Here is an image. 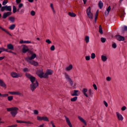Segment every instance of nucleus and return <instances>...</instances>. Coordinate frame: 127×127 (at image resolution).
<instances>
[{
	"label": "nucleus",
	"instance_id": "nucleus-25",
	"mask_svg": "<svg viewBox=\"0 0 127 127\" xmlns=\"http://www.w3.org/2000/svg\"><path fill=\"white\" fill-rule=\"evenodd\" d=\"M78 118L83 123L86 125H87V123L86 121L82 117L79 116Z\"/></svg>",
	"mask_w": 127,
	"mask_h": 127
},
{
	"label": "nucleus",
	"instance_id": "nucleus-10",
	"mask_svg": "<svg viewBox=\"0 0 127 127\" xmlns=\"http://www.w3.org/2000/svg\"><path fill=\"white\" fill-rule=\"evenodd\" d=\"M8 93L12 95H17L21 96L22 95V94L19 91L15 92H8Z\"/></svg>",
	"mask_w": 127,
	"mask_h": 127
},
{
	"label": "nucleus",
	"instance_id": "nucleus-35",
	"mask_svg": "<svg viewBox=\"0 0 127 127\" xmlns=\"http://www.w3.org/2000/svg\"><path fill=\"white\" fill-rule=\"evenodd\" d=\"M8 94H1L0 93V97H6L8 96Z\"/></svg>",
	"mask_w": 127,
	"mask_h": 127
},
{
	"label": "nucleus",
	"instance_id": "nucleus-18",
	"mask_svg": "<svg viewBox=\"0 0 127 127\" xmlns=\"http://www.w3.org/2000/svg\"><path fill=\"white\" fill-rule=\"evenodd\" d=\"M7 48L8 49L13 50L14 47L13 45L11 44H9L7 45Z\"/></svg>",
	"mask_w": 127,
	"mask_h": 127
},
{
	"label": "nucleus",
	"instance_id": "nucleus-5",
	"mask_svg": "<svg viewBox=\"0 0 127 127\" xmlns=\"http://www.w3.org/2000/svg\"><path fill=\"white\" fill-rule=\"evenodd\" d=\"M53 73V71L50 69L47 70L46 73L44 75V78H47L48 77V75H51Z\"/></svg>",
	"mask_w": 127,
	"mask_h": 127
},
{
	"label": "nucleus",
	"instance_id": "nucleus-23",
	"mask_svg": "<svg viewBox=\"0 0 127 127\" xmlns=\"http://www.w3.org/2000/svg\"><path fill=\"white\" fill-rule=\"evenodd\" d=\"M78 92V90H74V93H71V95L72 96H78L79 95L77 94V93Z\"/></svg>",
	"mask_w": 127,
	"mask_h": 127
},
{
	"label": "nucleus",
	"instance_id": "nucleus-2",
	"mask_svg": "<svg viewBox=\"0 0 127 127\" xmlns=\"http://www.w3.org/2000/svg\"><path fill=\"white\" fill-rule=\"evenodd\" d=\"M25 75L28 78L30 79L32 83L36 82V81H37L35 80V78L34 77L30 74L26 73L25 74Z\"/></svg>",
	"mask_w": 127,
	"mask_h": 127
},
{
	"label": "nucleus",
	"instance_id": "nucleus-45",
	"mask_svg": "<svg viewBox=\"0 0 127 127\" xmlns=\"http://www.w3.org/2000/svg\"><path fill=\"white\" fill-rule=\"evenodd\" d=\"M31 14L32 16H34L35 15V12L33 10H32L31 12Z\"/></svg>",
	"mask_w": 127,
	"mask_h": 127
},
{
	"label": "nucleus",
	"instance_id": "nucleus-14",
	"mask_svg": "<svg viewBox=\"0 0 127 127\" xmlns=\"http://www.w3.org/2000/svg\"><path fill=\"white\" fill-rule=\"evenodd\" d=\"M11 13L10 12L4 13L3 14V18L4 19H5L8 16L11 15Z\"/></svg>",
	"mask_w": 127,
	"mask_h": 127
},
{
	"label": "nucleus",
	"instance_id": "nucleus-33",
	"mask_svg": "<svg viewBox=\"0 0 127 127\" xmlns=\"http://www.w3.org/2000/svg\"><path fill=\"white\" fill-rule=\"evenodd\" d=\"M99 32L101 34H103V31L102 29L101 26L100 25L99 27Z\"/></svg>",
	"mask_w": 127,
	"mask_h": 127
},
{
	"label": "nucleus",
	"instance_id": "nucleus-32",
	"mask_svg": "<svg viewBox=\"0 0 127 127\" xmlns=\"http://www.w3.org/2000/svg\"><path fill=\"white\" fill-rule=\"evenodd\" d=\"M85 40L86 43H88L89 41V37L88 36H86L85 38Z\"/></svg>",
	"mask_w": 127,
	"mask_h": 127
},
{
	"label": "nucleus",
	"instance_id": "nucleus-27",
	"mask_svg": "<svg viewBox=\"0 0 127 127\" xmlns=\"http://www.w3.org/2000/svg\"><path fill=\"white\" fill-rule=\"evenodd\" d=\"M6 10L7 11H9L10 12L11 11V6H7L5 5Z\"/></svg>",
	"mask_w": 127,
	"mask_h": 127
},
{
	"label": "nucleus",
	"instance_id": "nucleus-30",
	"mask_svg": "<svg viewBox=\"0 0 127 127\" xmlns=\"http://www.w3.org/2000/svg\"><path fill=\"white\" fill-rule=\"evenodd\" d=\"M16 25L14 24H13L11 25L9 28L11 30H13L15 28Z\"/></svg>",
	"mask_w": 127,
	"mask_h": 127
},
{
	"label": "nucleus",
	"instance_id": "nucleus-62",
	"mask_svg": "<svg viewBox=\"0 0 127 127\" xmlns=\"http://www.w3.org/2000/svg\"><path fill=\"white\" fill-rule=\"evenodd\" d=\"M50 6L51 8H52V9H53V8H54L53 6V4L52 3H51L50 4Z\"/></svg>",
	"mask_w": 127,
	"mask_h": 127
},
{
	"label": "nucleus",
	"instance_id": "nucleus-34",
	"mask_svg": "<svg viewBox=\"0 0 127 127\" xmlns=\"http://www.w3.org/2000/svg\"><path fill=\"white\" fill-rule=\"evenodd\" d=\"M13 98V97L12 96H8L7 97V99L9 101H12Z\"/></svg>",
	"mask_w": 127,
	"mask_h": 127
},
{
	"label": "nucleus",
	"instance_id": "nucleus-28",
	"mask_svg": "<svg viewBox=\"0 0 127 127\" xmlns=\"http://www.w3.org/2000/svg\"><path fill=\"white\" fill-rule=\"evenodd\" d=\"M0 29H1L2 30L5 32L6 33H7V34H9V35L10 36H12V35L11 34H10L9 32L8 31H7L5 29L2 28L0 26Z\"/></svg>",
	"mask_w": 127,
	"mask_h": 127
},
{
	"label": "nucleus",
	"instance_id": "nucleus-3",
	"mask_svg": "<svg viewBox=\"0 0 127 127\" xmlns=\"http://www.w3.org/2000/svg\"><path fill=\"white\" fill-rule=\"evenodd\" d=\"M35 82V83H32L30 85L31 89L32 92L38 86V83L37 81H36Z\"/></svg>",
	"mask_w": 127,
	"mask_h": 127
},
{
	"label": "nucleus",
	"instance_id": "nucleus-49",
	"mask_svg": "<svg viewBox=\"0 0 127 127\" xmlns=\"http://www.w3.org/2000/svg\"><path fill=\"white\" fill-rule=\"evenodd\" d=\"M46 42L49 44H50L51 43V41L49 39H47L46 40Z\"/></svg>",
	"mask_w": 127,
	"mask_h": 127
},
{
	"label": "nucleus",
	"instance_id": "nucleus-26",
	"mask_svg": "<svg viewBox=\"0 0 127 127\" xmlns=\"http://www.w3.org/2000/svg\"><path fill=\"white\" fill-rule=\"evenodd\" d=\"M8 19L12 23L14 22L15 21V18L12 16H10L8 17Z\"/></svg>",
	"mask_w": 127,
	"mask_h": 127
},
{
	"label": "nucleus",
	"instance_id": "nucleus-39",
	"mask_svg": "<svg viewBox=\"0 0 127 127\" xmlns=\"http://www.w3.org/2000/svg\"><path fill=\"white\" fill-rule=\"evenodd\" d=\"M0 10L2 12H3L4 10H6L5 6L1 7V8Z\"/></svg>",
	"mask_w": 127,
	"mask_h": 127
},
{
	"label": "nucleus",
	"instance_id": "nucleus-40",
	"mask_svg": "<svg viewBox=\"0 0 127 127\" xmlns=\"http://www.w3.org/2000/svg\"><path fill=\"white\" fill-rule=\"evenodd\" d=\"M95 57V54L94 53H93L91 55V58L92 59H94Z\"/></svg>",
	"mask_w": 127,
	"mask_h": 127
},
{
	"label": "nucleus",
	"instance_id": "nucleus-6",
	"mask_svg": "<svg viewBox=\"0 0 127 127\" xmlns=\"http://www.w3.org/2000/svg\"><path fill=\"white\" fill-rule=\"evenodd\" d=\"M87 13L88 16L89 18L92 19L93 17V15L91 12V7L90 6L89 7L87 10Z\"/></svg>",
	"mask_w": 127,
	"mask_h": 127
},
{
	"label": "nucleus",
	"instance_id": "nucleus-11",
	"mask_svg": "<svg viewBox=\"0 0 127 127\" xmlns=\"http://www.w3.org/2000/svg\"><path fill=\"white\" fill-rule=\"evenodd\" d=\"M36 57V54H33L30 57H28L26 58V61L31 60L34 59Z\"/></svg>",
	"mask_w": 127,
	"mask_h": 127
},
{
	"label": "nucleus",
	"instance_id": "nucleus-54",
	"mask_svg": "<svg viewBox=\"0 0 127 127\" xmlns=\"http://www.w3.org/2000/svg\"><path fill=\"white\" fill-rule=\"evenodd\" d=\"M103 103L104 105L106 106V107H107L108 106V104L105 101H104Z\"/></svg>",
	"mask_w": 127,
	"mask_h": 127
},
{
	"label": "nucleus",
	"instance_id": "nucleus-47",
	"mask_svg": "<svg viewBox=\"0 0 127 127\" xmlns=\"http://www.w3.org/2000/svg\"><path fill=\"white\" fill-rule=\"evenodd\" d=\"M85 59L86 60H89L90 59V56H86L85 57Z\"/></svg>",
	"mask_w": 127,
	"mask_h": 127
},
{
	"label": "nucleus",
	"instance_id": "nucleus-16",
	"mask_svg": "<svg viewBox=\"0 0 127 127\" xmlns=\"http://www.w3.org/2000/svg\"><path fill=\"white\" fill-rule=\"evenodd\" d=\"M116 38L119 41H124L125 40V38L123 36L120 35L117 36Z\"/></svg>",
	"mask_w": 127,
	"mask_h": 127
},
{
	"label": "nucleus",
	"instance_id": "nucleus-17",
	"mask_svg": "<svg viewBox=\"0 0 127 127\" xmlns=\"http://www.w3.org/2000/svg\"><path fill=\"white\" fill-rule=\"evenodd\" d=\"M65 117L66 122L67 124H68V125L70 127H72V125H71V123L69 119L65 116Z\"/></svg>",
	"mask_w": 127,
	"mask_h": 127
},
{
	"label": "nucleus",
	"instance_id": "nucleus-12",
	"mask_svg": "<svg viewBox=\"0 0 127 127\" xmlns=\"http://www.w3.org/2000/svg\"><path fill=\"white\" fill-rule=\"evenodd\" d=\"M116 114L118 119L119 120H121V121H123L124 118L122 115L120 114L118 112H116Z\"/></svg>",
	"mask_w": 127,
	"mask_h": 127
},
{
	"label": "nucleus",
	"instance_id": "nucleus-58",
	"mask_svg": "<svg viewBox=\"0 0 127 127\" xmlns=\"http://www.w3.org/2000/svg\"><path fill=\"white\" fill-rule=\"evenodd\" d=\"M16 122L18 123H23V121L21 120H17Z\"/></svg>",
	"mask_w": 127,
	"mask_h": 127
},
{
	"label": "nucleus",
	"instance_id": "nucleus-41",
	"mask_svg": "<svg viewBox=\"0 0 127 127\" xmlns=\"http://www.w3.org/2000/svg\"><path fill=\"white\" fill-rule=\"evenodd\" d=\"M101 41L102 43L105 42L106 41V39L105 38L102 37L101 38Z\"/></svg>",
	"mask_w": 127,
	"mask_h": 127
},
{
	"label": "nucleus",
	"instance_id": "nucleus-59",
	"mask_svg": "<svg viewBox=\"0 0 127 127\" xmlns=\"http://www.w3.org/2000/svg\"><path fill=\"white\" fill-rule=\"evenodd\" d=\"M23 71L25 72L27 71H28V69L27 68H26L23 69Z\"/></svg>",
	"mask_w": 127,
	"mask_h": 127
},
{
	"label": "nucleus",
	"instance_id": "nucleus-44",
	"mask_svg": "<svg viewBox=\"0 0 127 127\" xmlns=\"http://www.w3.org/2000/svg\"><path fill=\"white\" fill-rule=\"evenodd\" d=\"M7 0H4L2 2V5H5L7 3Z\"/></svg>",
	"mask_w": 127,
	"mask_h": 127
},
{
	"label": "nucleus",
	"instance_id": "nucleus-51",
	"mask_svg": "<svg viewBox=\"0 0 127 127\" xmlns=\"http://www.w3.org/2000/svg\"><path fill=\"white\" fill-rule=\"evenodd\" d=\"M1 50H2V52L3 51H5L7 52V49H5L4 48H1Z\"/></svg>",
	"mask_w": 127,
	"mask_h": 127
},
{
	"label": "nucleus",
	"instance_id": "nucleus-29",
	"mask_svg": "<svg viewBox=\"0 0 127 127\" xmlns=\"http://www.w3.org/2000/svg\"><path fill=\"white\" fill-rule=\"evenodd\" d=\"M103 3L101 1H99L98 3V6L100 9H101L103 6Z\"/></svg>",
	"mask_w": 127,
	"mask_h": 127
},
{
	"label": "nucleus",
	"instance_id": "nucleus-31",
	"mask_svg": "<svg viewBox=\"0 0 127 127\" xmlns=\"http://www.w3.org/2000/svg\"><path fill=\"white\" fill-rule=\"evenodd\" d=\"M68 14L71 17H75L76 15V14L73 12H69L68 13Z\"/></svg>",
	"mask_w": 127,
	"mask_h": 127
},
{
	"label": "nucleus",
	"instance_id": "nucleus-21",
	"mask_svg": "<svg viewBox=\"0 0 127 127\" xmlns=\"http://www.w3.org/2000/svg\"><path fill=\"white\" fill-rule=\"evenodd\" d=\"M0 86L4 88H6V85L5 83L3 82V81L1 80H0Z\"/></svg>",
	"mask_w": 127,
	"mask_h": 127
},
{
	"label": "nucleus",
	"instance_id": "nucleus-36",
	"mask_svg": "<svg viewBox=\"0 0 127 127\" xmlns=\"http://www.w3.org/2000/svg\"><path fill=\"white\" fill-rule=\"evenodd\" d=\"M77 99V97L75 96L71 99V101L72 102H74L76 101Z\"/></svg>",
	"mask_w": 127,
	"mask_h": 127
},
{
	"label": "nucleus",
	"instance_id": "nucleus-8",
	"mask_svg": "<svg viewBox=\"0 0 127 127\" xmlns=\"http://www.w3.org/2000/svg\"><path fill=\"white\" fill-rule=\"evenodd\" d=\"M11 76L13 78H17L19 77H21L22 75L21 74H17L14 72H12L10 73Z\"/></svg>",
	"mask_w": 127,
	"mask_h": 127
},
{
	"label": "nucleus",
	"instance_id": "nucleus-48",
	"mask_svg": "<svg viewBox=\"0 0 127 127\" xmlns=\"http://www.w3.org/2000/svg\"><path fill=\"white\" fill-rule=\"evenodd\" d=\"M111 80V78L110 77H107L106 78V80L108 81H110Z\"/></svg>",
	"mask_w": 127,
	"mask_h": 127
},
{
	"label": "nucleus",
	"instance_id": "nucleus-37",
	"mask_svg": "<svg viewBox=\"0 0 127 127\" xmlns=\"http://www.w3.org/2000/svg\"><path fill=\"white\" fill-rule=\"evenodd\" d=\"M122 30L123 31H127V26H124L122 28Z\"/></svg>",
	"mask_w": 127,
	"mask_h": 127
},
{
	"label": "nucleus",
	"instance_id": "nucleus-22",
	"mask_svg": "<svg viewBox=\"0 0 127 127\" xmlns=\"http://www.w3.org/2000/svg\"><path fill=\"white\" fill-rule=\"evenodd\" d=\"M73 67V66L71 64H70L65 69L66 71H69L71 70Z\"/></svg>",
	"mask_w": 127,
	"mask_h": 127
},
{
	"label": "nucleus",
	"instance_id": "nucleus-50",
	"mask_svg": "<svg viewBox=\"0 0 127 127\" xmlns=\"http://www.w3.org/2000/svg\"><path fill=\"white\" fill-rule=\"evenodd\" d=\"M50 49L52 51H54L55 49V47L54 45L51 46L50 48Z\"/></svg>",
	"mask_w": 127,
	"mask_h": 127
},
{
	"label": "nucleus",
	"instance_id": "nucleus-15",
	"mask_svg": "<svg viewBox=\"0 0 127 127\" xmlns=\"http://www.w3.org/2000/svg\"><path fill=\"white\" fill-rule=\"evenodd\" d=\"M29 50V49L27 46L24 45L22 48V51L23 53H25Z\"/></svg>",
	"mask_w": 127,
	"mask_h": 127
},
{
	"label": "nucleus",
	"instance_id": "nucleus-55",
	"mask_svg": "<svg viewBox=\"0 0 127 127\" xmlns=\"http://www.w3.org/2000/svg\"><path fill=\"white\" fill-rule=\"evenodd\" d=\"M93 86L95 90H97V88L96 85L95 84H94L93 85Z\"/></svg>",
	"mask_w": 127,
	"mask_h": 127
},
{
	"label": "nucleus",
	"instance_id": "nucleus-63",
	"mask_svg": "<svg viewBox=\"0 0 127 127\" xmlns=\"http://www.w3.org/2000/svg\"><path fill=\"white\" fill-rule=\"evenodd\" d=\"M27 124H33V123L29 121H27Z\"/></svg>",
	"mask_w": 127,
	"mask_h": 127
},
{
	"label": "nucleus",
	"instance_id": "nucleus-7",
	"mask_svg": "<svg viewBox=\"0 0 127 127\" xmlns=\"http://www.w3.org/2000/svg\"><path fill=\"white\" fill-rule=\"evenodd\" d=\"M65 77L67 80L69 82L71 85L72 86L73 85V82L71 80V78H70L69 76L66 73H65L64 74Z\"/></svg>",
	"mask_w": 127,
	"mask_h": 127
},
{
	"label": "nucleus",
	"instance_id": "nucleus-19",
	"mask_svg": "<svg viewBox=\"0 0 127 127\" xmlns=\"http://www.w3.org/2000/svg\"><path fill=\"white\" fill-rule=\"evenodd\" d=\"M111 9V8L110 6H109L107 8L106 10L105 11V14L106 16H107L108 15L109 12Z\"/></svg>",
	"mask_w": 127,
	"mask_h": 127
},
{
	"label": "nucleus",
	"instance_id": "nucleus-20",
	"mask_svg": "<svg viewBox=\"0 0 127 127\" xmlns=\"http://www.w3.org/2000/svg\"><path fill=\"white\" fill-rule=\"evenodd\" d=\"M87 91V88H84L83 89L82 92L84 95L87 97H88V95L86 92Z\"/></svg>",
	"mask_w": 127,
	"mask_h": 127
},
{
	"label": "nucleus",
	"instance_id": "nucleus-4",
	"mask_svg": "<svg viewBox=\"0 0 127 127\" xmlns=\"http://www.w3.org/2000/svg\"><path fill=\"white\" fill-rule=\"evenodd\" d=\"M37 120L39 121L43 120L46 122H49V120L48 117L45 116L41 117L39 116H37L36 117Z\"/></svg>",
	"mask_w": 127,
	"mask_h": 127
},
{
	"label": "nucleus",
	"instance_id": "nucleus-61",
	"mask_svg": "<svg viewBox=\"0 0 127 127\" xmlns=\"http://www.w3.org/2000/svg\"><path fill=\"white\" fill-rule=\"evenodd\" d=\"M17 126V125H13L8 126V127H16Z\"/></svg>",
	"mask_w": 127,
	"mask_h": 127
},
{
	"label": "nucleus",
	"instance_id": "nucleus-1",
	"mask_svg": "<svg viewBox=\"0 0 127 127\" xmlns=\"http://www.w3.org/2000/svg\"><path fill=\"white\" fill-rule=\"evenodd\" d=\"M8 111H11L10 113L12 116L15 117L16 115L18 113V110L19 109L17 107H11L7 108Z\"/></svg>",
	"mask_w": 127,
	"mask_h": 127
},
{
	"label": "nucleus",
	"instance_id": "nucleus-57",
	"mask_svg": "<svg viewBox=\"0 0 127 127\" xmlns=\"http://www.w3.org/2000/svg\"><path fill=\"white\" fill-rule=\"evenodd\" d=\"M31 42L30 41H24V43H31Z\"/></svg>",
	"mask_w": 127,
	"mask_h": 127
},
{
	"label": "nucleus",
	"instance_id": "nucleus-42",
	"mask_svg": "<svg viewBox=\"0 0 127 127\" xmlns=\"http://www.w3.org/2000/svg\"><path fill=\"white\" fill-rule=\"evenodd\" d=\"M33 114L36 115H37L38 113V111L36 110H34L33 111Z\"/></svg>",
	"mask_w": 127,
	"mask_h": 127
},
{
	"label": "nucleus",
	"instance_id": "nucleus-64",
	"mask_svg": "<svg viewBox=\"0 0 127 127\" xmlns=\"http://www.w3.org/2000/svg\"><path fill=\"white\" fill-rule=\"evenodd\" d=\"M20 43H24V41H23V40H21L19 42Z\"/></svg>",
	"mask_w": 127,
	"mask_h": 127
},
{
	"label": "nucleus",
	"instance_id": "nucleus-56",
	"mask_svg": "<svg viewBox=\"0 0 127 127\" xmlns=\"http://www.w3.org/2000/svg\"><path fill=\"white\" fill-rule=\"evenodd\" d=\"M126 108V107L125 106H123L121 108V110L122 111H124Z\"/></svg>",
	"mask_w": 127,
	"mask_h": 127
},
{
	"label": "nucleus",
	"instance_id": "nucleus-53",
	"mask_svg": "<svg viewBox=\"0 0 127 127\" xmlns=\"http://www.w3.org/2000/svg\"><path fill=\"white\" fill-rule=\"evenodd\" d=\"M24 9H21L20 11V14H22L24 13Z\"/></svg>",
	"mask_w": 127,
	"mask_h": 127
},
{
	"label": "nucleus",
	"instance_id": "nucleus-46",
	"mask_svg": "<svg viewBox=\"0 0 127 127\" xmlns=\"http://www.w3.org/2000/svg\"><path fill=\"white\" fill-rule=\"evenodd\" d=\"M112 47L114 48H115L117 47V45L116 43H114L112 44Z\"/></svg>",
	"mask_w": 127,
	"mask_h": 127
},
{
	"label": "nucleus",
	"instance_id": "nucleus-38",
	"mask_svg": "<svg viewBox=\"0 0 127 127\" xmlns=\"http://www.w3.org/2000/svg\"><path fill=\"white\" fill-rule=\"evenodd\" d=\"M17 11V9L15 6L13 5V12L14 13H15Z\"/></svg>",
	"mask_w": 127,
	"mask_h": 127
},
{
	"label": "nucleus",
	"instance_id": "nucleus-60",
	"mask_svg": "<svg viewBox=\"0 0 127 127\" xmlns=\"http://www.w3.org/2000/svg\"><path fill=\"white\" fill-rule=\"evenodd\" d=\"M21 1V0H16V2L17 3H19Z\"/></svg>",
	"mask_w": 127,
	"mask_h": 127
},
{
	"label": "nucleus",
	"instance_id": "nucleus-9",
	"mask_svg": "<svg viewBox=\"0 0 127 127\" xmlns=\"http://www.w3.org/2000/svg\"><path fill=\"white\" fill-rule=\"evenodd\" d=\"M36 73L40 78H44V74L42 70H37L36 72Z\"/></svg>",
	"mask_w": 127,
	"mask_h": 127
},
{
	"label": "nucleus",
	"instance_id": "nucleus-24",
	"mask_svg": "<svg viewBox=\"0 0 127 127\" xmlns=\"http://www.w3.org/2000/svg\"><path fill=\"white\" fill-rule=\"evenodd\" d=\"M101 59L103 62H105L107 60V58L106 56L102 55L101 56Z\"/></svg>",
	"mask_w": 127,
	"mask_h": 127
},
{
	"label": "nucleus",
	"instance_id": "nucleus-43",
	"mask_svg": "<svg viewBox=\"0 0 127 127\" xmlns=\"http://www.w3.org/2000/svg\"><path fill=\"white\" fill-rule=\"evenodd\" d=\"M89 95L90 96H92V91L91 89H90L89 90Z\"/></svg>",
	"mask_w": 127,
	"mask_h": 127
},
{
	"label": "nucleus",
	"instance_id": "nucleus-13",
	"mask_svg": "<svg viewBox=\"0 0 127 127\" xmlns=\"http://www.w3.org/2000/svg\"><path fill=\"white\" fill-rule=\"evenodd\" d=\"M27 61L28 62L34 66H37L38 64V63L37 62L33 60Z\"/></svg>",
	"mask_w": 127,
	"mask_h": 127
},
{
	"label": "nucleus",
	"instance_id": "nucleus-52",
	"mask_svg": "<svg viewBox=\"0 0 127 127\" xmlns=\"http://www.w3.org/2000/svg\"><path fill=\"white\" fill-rule=\"evenodd\" d=\"M23 6V4L22 3H20L18 5V8H21Z\"/></svg>",
	"mask_w": 127,
	"mask_h": 127
}]
</instances>
